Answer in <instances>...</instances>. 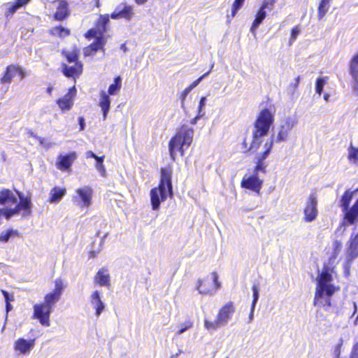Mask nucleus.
I'll return each mask as SVG.
<instances>
[{
    "label": "nucleus",
    "instance_id": "23",
    "mask_svg": "<svg viewBox=\"0 0 358 358\" xmlns=\"http://www.w3.org/2000/svg\"><path fill=\"white\" fill-rule=\"evenodd\" d=\"M17 204V198L13 192L7 188H3L0 191V205Z\"/></svg>",
    "mask_w": 358,
    "mask_h": 358
},
{
    "label": "nucleus",
    "instance_id": "37",
    "mask_svg": "<svg viewBox=\"0 0 358 358\" xmlns=\"http://www.w3.org/2000/svg\"><path fill=\"white\" fill-rule=\"evenodd\" d=\"M348 158L350 162L357 164L358 163V148L351 146L350 148V152H349Z\"/></svg>",
    "mask_w": 358,
    "mask_h": 358
},
{
    "label": "nucleus",
    "instance_id": "59",
    "mask_svg": "<svg viewBox=\"0 0 358 358\" xmlns=\"http://www.w3.org/2000/svg\"><path fill=\"white\" fill-rule=\"evenodd\" d=\"M357 311V304L356 303H354V314L356 313Z\"/></svg>",
    "mask_w": 358,
    "mask_h": 358
},
{
    "label": "nucleus",
    "instance_id": "9",
    "mask_svg": "<svg viewBox=\"0 0 358 358\" xmlns=\"http://www.w3.org/2000/svg\"><path fill=\"white\" fill-rule=\"evenodd\" d=\"M122 87V78L120 76H117L114 78V81L110 84L108 89V94L101 91L100 92V99L99 106L103 112V120H106L107 115L110 108V99L109 95L117 94Z\"/></svg>",
    "mask_w": 358,
    "mask_h": 358
},
{
    "label": "nucleus",
    "instance_id": "54",
    "mask_svg": "<svg viewBox=\"0 0 358 358\" xmlns=\"http://www.w3.org/2000/svg\"><path fill=\"white\" fill-rule=\"evenodd\" d=\"M6 312H9L11 309H12V306L10 304V303L8 302V303H6Z\"/></svg>",
    "mask_w": 358,
    "mask_h": 358
},
{
    "label": "nucleus",
    "instance_id": "14",
    "mask_svg": "<svg viewBox=\"0 0 358 358\" xmlns=\"http://www.w3.org/2000/svg\"><path fill=\"white\" fill-rule=\"evenodd\" d=\"M51 310L52 308L43 302L36 303L34 306L33 317L38 320L43 326L49 327L50 324V316Z\"/></svg>",
    "mask_w": 358,
    "mask_h": 358
},
{
    "label": "nucleus",
    "instance_id": "36",
    "mask_svg": "<svg viewBox=\"0 0 358 358\" xmlns=\"http://www.w3.org/2000/svg\"><path fill=\"white\" fill-rule=\"evenodd\" d=\"M252 290L253 292V300L251 305V315H252L254 308L255 307L256 303L259 299V288L257 285H253L252 287Z\"/></svg>",
    "mask_w": 358,
    "mask_h": 358
},
{
    "label": "nucleus",
    "instance_id": "32",
    "mask_svg": "<svg viewBox=\"0 0 358 358\" xmlns=\"http://www.w3.org/2000/svg\"><path fill=\"white\" fill-rule=\"evenodd\" d=\"M92 299L95 301L94 308L96 310V316H99L104 309L103 303L101 301L98 291H94L92 294Z\"/></svg>",
    "mask_w": 358,
    "mask_h": 358
},
{
    "label": "nucleus",
    "instance_id": "40",
    "mask_svg": "<svg viewBox=\"0 0 358 358\" xmlns=\"http://www.w3.org/2000/svg\"><path fill=\"white\" fill-rule=\"evenodd\" d=\"M300 33V29L298 26H296L293 27L291 30V37H290V42H292L296 40L297 36H299Z\"/></svg>",
    "mask_w": 358,
    "mask_h": 358
},
{
    "label": "nucleus",
    "instance_id": "35",
    "mask_svg": "<svg viewBox=\"0 0 358 358\" xmlns=\"http://www.w3.org/2000/svg\"><path fill=\"white\" fill-rule=\"evenodd\" d=\"M19 233L17 231L13 229H8L6 232H3L0 234V242L7 243L12 236H18Z\"/></svg>",
    "mask_w": 358,
    "mask_h": 358
},
{
    "label": "nucleus",
    "instance_id": "20",
    "mask_svg": "<svg viewBox=\"0 0 358 358\" xmlns=\"http://www.w3.org/2000/svg\"><path fill=\"white\" fill-rule=\"evenodd\" d=\"M295 125V121L290 117L285 120L283 123L280 126L278 133L275 141L280 143L287 140L289 133Z\"/></svg>",
    "mask_w": 358,
    "mask_h": 358
},
{
    "label": "nucleus",
    "instance_id": "49",
    "mask_svg": "<svg viewBox=\"0 0 358 358\" xmlns=\"http://www.w3.org/2000/svg\"><path fill=\"white\" fill-rule=\"evenodd\" d=\"M350 275V266L346 265L344 268V276L345 277H349Z\"/></svg>",
    "mask_w": 358,
    "mask_h": 358
},
{
    "label": "nucleus",
    "instance_id": "53",
    "mask_svg": "<svg viewBox=\"0 0 358 358\" xmlns=\"http://www.w3.org/2000/svg\"><path fill=\"white\" fill-rule=\"evenodd\" d=\"M135 3L137 5H143L148 0H134Z\"/></svg>",
    "mask_w": 358,
    "mask_h": 358
},
{
    "label": "nucleus",
    "instance_id": "3",
    "mask_svg": "<svg viewBox=\"0 0 358 358\" xmlns=\"http://www.w3.org/2000/svg\"><path fill=\"white\" fill-rule=\"evenodd\" d=\"M172 174L173 170L171 165L160 169L159 184L157 187L152 188L150 192V203L153 210H158L161 203L168 197L173 198Z\"/></svg>",
    "mask_w": 358,
    "mask_h": 358
},
{
    "label": "nucleus",
    "instance_id": "6",
    "mask_svg": "<svg viewBox=\"0 0 358 358\" xmlns=\"http://www.w3.org/2000/svg\"><path fill=\"white\" fill-rule=\"evenodd\" d=\"M61 54L68 63H73L71 66L65 63L62 64L63 75L66 78H71L73 80L80 78L83 72V64L79 59L80 50L77 47H74L71 51L62 50Z\"/></svg>",
    "mask_w": 358,
    "mask_h": 358
},
{
    "label": "nucleus",
    "instance_id": "10",
    "mask_svg": "<svg viewBox=\"0 0 358 358\" xmlns=\"http://www.w3.org/2000/svg\"><path fill=\"white\" fill-rule=\"evenodd\" d=\"M218 278L217 273L213 271L210 275L199 279L196 284V289L199 293L203 295L215 294L221 287Z\"/></svg>",
    "mask_w": 358,
    "mask_h": 358
},
{
    "label": "nucleus",
    "instance_id": "60",
    "mask_svg": "<svg viewBox=\"0 0 358 358\" xmlns=\"http://www.w3.org/2000/svg\"><path fill=\"white\" fill-rule=\"evenodd\" d=\"M122 49H124V51L126 50V48L124 47V45H122Z\"/></svg>",
    "mask_w": 358,
    "mask_h": 358
},
{
    "label": "nucleus",
    "instance_id": "31",
    "mask_svg": "<svg viewBox=\"0 0 358 358\" xmlns=\"http://www.w3.org/2000/svg\"><path fill=\"white\" fill-rule=\"evenodd\" d=\"M332 0H321L318 5V19L322 20L328 12Z\"/></svg>",
    "mask_w": 358,
    "mask_h": 358
},
{
    "label": "nucleus",
    "instance_id": "55",
    "mask_svg": "<svg viewBox=\"0 0 358 358\" xmlns=\"http://www.w3.org/2000/svg\"><path fill=\"white\" fill-rule=\"evenodd\" d=\"M95 3V6L97 8L101 7V0H94Z\"/></svg>",
    "mask_w": 358,
    "mask_h": 358
},
{
    "label": "nucleus",
    "instance_id": "30",
    "mask_svg": "<svg viewBox=\"0 0 358 358\" xmlns=\"http://www.w3.org/2000/svg\"><path fill=\"white\" fill-rule=\"evenodd\" d=\"M349 241V255L353 259L358 255V233L355 236L352 235Z\"/></svg>",
    "mask_w": 358,
    "mask_h": 358
},
{
    "label": "nucleus",
    "instance_id": "48",
    "mask_svg": "<svg viewBox=\"0 0 358 358\" xmlns=\"http://www.w3.org/2000/svg\"><path fill=\"white\" fill-rule=\"evenodd\" d=\"M96 168L97 170L103 175L105 176L106 173V169L103 164H99V166H96Z\"/></svg>",
    "mask_w": 358,
    "mask_h": 358
},
{
    "label": "nucleus",
    "instance_id": "45",
    "mask_svg": "<svg viewBox=\"0 0 358 358\" xmlns=\"http://www.w3.org/2000/svg\"><path fill=\"white\" fill-rule=\"evenodd\" d=\"M208 73H206L201 76L200 78H199L197 80H194L189 86L187 87L189 88L190 90H192L194 87H195L200 82L201 80L208 74Z\"/></svg>",
    "mask_w": 358,
    "mask_h": 358
},
{
    "label": "nucleus",
    "instance_id": "5",
    "mask_svg": "<svg viewBox=\"0 0 358 358\" xmlns=\"http://www.w3.org/2000/svg\"><path fill=\"white\" fill-rule=\"evenodd\" d=\"M194 129L186 124L181 125L169 142V151L173 161L176 159V154L181 157L185 155L186 150L190 147L194 137Z\"/></svg>",
    "mask_w": 358,
    "mask_h": 358
},
{
    "label": "nucleus",
    "instance_id": "15",
    "mask_svg": "<svg viewBox=\"0 0 358 358\" xmlns=\"http://www.w3.org/2000/svg\"><path fill=\"white\" fill-rule=\"evenodd\" d=\"M95 40L83 49L85 57H90L95 55L98 51H105V45L107 43V39L105 36L94 37Z\"/></svg>",
    "mask_w": 358,
    "mask_h": 358
},
{
    "label": "nucleus",
    "instance_id": "57",
    "mask_svg": "<svg viewBox=\"0 0 358 358\" xmlns=\"http://www.w3.org/2000/svg\"><path fill=\"white\" fill-rule=\"evenodd\" d=\"M52 87H48L47 88V92L49 94H52Z\"/></svg>",
    "mask_w": 358,
    "mask_h": 358
},
{
    "label": "nucleus",
    "instance_id": "11",
    "mask_svg": "<svg viewBox=\"0 0 358 358\" xmlns=\"http://www.w3.org/2000/svg\"><path fill=\"white\" fill-rule=\"evenodd\" d=\"M110 15L100 14L94 22V27L88 29L84 34L85 38L90 40L94 37L104 36L108 31V26L110 23Z\"/></svg>",
    "mask_w": 358,
    "mask_h": 358
},
{
    "label": "nucleus",
    "instance_id": "63",
    "mask_svg": "<svg viewBox=\"0 0 358 358\" xmlns=\"http://www.w3.org/2000/svg\"><path fill=\"white\" fill-rule=\"evenodd\" d=\"M357 191H358V189H357Z\"/></svg>",
    "mask_w": 358,
    "mask_h": 358
},
{
    "label": "nucleus",
    "instance_id": "39",
    "mask_svg": "<svg viewBox=\"0 0 358 358\" xmlns=\"http://www.w3.org/2000/svg\"><path fill=\"white\" fill-rule=\"evenodd\" d=\"M193 324L191 320H187L180 325V328L177 331V335H180L184 333L185 331L189 329L192 327Z\"/></svg>",
    "mask_w": 358,
    "mask_h": 358
},
{
    "label": "nucleus",
    "instance_id": "17",
    "mask_svg": "<svg viewBox=\"0 0 358 358\" xmlns=\"http://www.w3.org/2000/svg\"><path fill=\"white\" fill-rule=\"evenodd\" d=\"M134 8L131 5L127 3H122L116 10L110 13V17L113 20H119L123 18L129 21L134 17Z\"/></svg>",
    "mask_w": 358,
    "mask_h": 358
},
{
    "label": "nucleus",
    "instance_id": "12",
    "mask_svg": "<svg viewBox=\"0 0 358 358\" xmlns=\"http://www.w3.org/2000/svg\"><path fill=\"white\" fill-rule=\"evenodd\" d=\"M55 287L53 290L44 296V303L50 308L59 301L62 294L66 287V285L62 278H56L54 281Z\"/></svg>",
    "mask_w": 358,
    "mask_h": 358
},
{
    "label": "nucleus",
    "instance_id": "62",
    "mask_svg": "<svg viewBox=\"0 0 358 358\" xmlns=\"http://www.w3.org/2000/svg\"><path fill=\"white\" fill-rule=\"evenodd\" d=\"M226 358H229V357H226Z\"/></svg>",
    "mask_w": 358,
    "mask_h": 358
},
{
    "label": "nucleus",
    "instance_id": "22",
    "mask_svg": "<svg viewBox=\"0 0 358 358\" xmlns=\"http://www.w3.org/2000/svg\"><path fill=\"white\" fill-rule=\"evenodd\" d=\"M76 192L82 201V206L89 207L91 205L93 195V189L91 187L85 186L84 187L78 188Z\"/></svg>",
    "mask_w": 358,
    "mask_h": 358
},
{
    "label": "nucleus",
    "instance_id": "28",
    "mask_svg": "<svg viewBox=\"0 0 358 358\" xmlns=\"http://www.w3.org/2000/svg\"><path fill=\"white\" fill-rule=\"evenodd\" d=\"M30 0H15L5 12L6 17L12 16L19 8L27 5Z\"/></svg>",
    "mask_w": 358,
    "mask_h": 358
},
{
    "label": "nucleus",
    "instance_id": "16",
    "mask_svg": "<svg viewBox=\"0 0 358 358\" xmlns=\"http://www.w3.org/2000/svg\"><path fill=\"white\" fill-rule=\"evenodd\" d=\"M56 11L52 15V19L57 22L66 20L71 15L69 3L66 0H57Z\"/></svg>",
    "mask_w": 358,
    "mask_h": 358
},
{
    "label": "nucleus",
    "instance_id": "18",
    "mask_svg": "<svg viewBox=\"0 0 358 358\" xmlns=\"http://www.w3.org/2000/svg\"><path fill=\"white\" fill-rule=\"evenodd\" d=\"M35 343L36 341L34 338L27 340L24 338H20L15 341L13 349L21 355H28L34 348Z\"/></svg>",
    "mask_w": 358,
    "mask_h": 358
},
{
    "label": "nucleus",
    "instance_id": "52",
    "mask_svg": "<svg viewBox=\"0 0 358 358\" xmlns=\"http://www.w3.org/2000/svg\"><path fill=\"white\" fill-rule=\"evenodd\" d=\"M205 102H206V97H202V98L200 99V101H199V110H201V108L204 106Z\"/></svg>",
    "mask_w": 358,
    "mask_h": 358
},
{
    "label": "nucleus",
    "instance_id": "25",
    "mask_svg": "<svg viewBox=\"0 0 358 358\" xmlns=\"http://www.w3.org/2000/svg\"><path fill=\"white\" fill-rule=\"evenodd\" d=\"M94 282L100 286H110V275L108 270L104 268H100L94 278Z\"/></svg>",
    "mask_w": 358,
    "mask_h": 358
},
{
    "label": "nucleus",
    "instance_id": "41",
    "mask_svg": "<svg viewBox=\"0 0 358 358\" xmlns=\"http://www.w3.org/2000/svg\"><path fill=\"white\" fill-rule=\"evenodd\" d=\"M15 73L19 76L20 79H23L26 76V73L24 69L17 64H15Z\"/></svg>",
    "mask_w": 358,
    "mask_h": 358
},
{
    "label": "nucleus",
    "instance_id": "42",
    "mask_svg": "<svg viewBox=\"0 0 358 358\" xmlns=\"http://www.w3.org/2000/svg\"><path fill=\"white\" fill-rule=\"evenodd\" d=\"M191 90H189V88L188 87H186L181 93H180V102H181V106L183 107L184 106V103H185V100L186 99V96L189 93Z\"/></svg>",
    "mask_w": 358,
    "mask_h": 358
},
{
    "label": "nucleus",
    "instance_id": "26",
    "mask_svg": "<svg viewBox=\"0 0 358 358\" xmlns=\"http://www.w3.org/2000/svg\"><path fill=\"white\" fill-rule=\"evenodd\" d=\"M273 3V1H265L262 3L256 13L255 18L252 25V29L257 27L263 22L266 15L265 9L268 7V5H272Z\"/></svg>",
    "mask_w": 358,
    "mask_h": 358
},
{
    "label": "nucleus",
    "instance_id": "13",
    "mask_svg": "<svg viewBox=\"0 0 358 358\" xmlns=\"http://www.w3.org/2000/svg\"><path fill=\"white\" fill-rule=\"evenodd\" d=\"M317 206V196L315 193H311L308 198L303 209V220L306 222H311L316 219L318 215Z\"/></svg>",
    "mask_w": 358,
    "mask_h": 358
},
{
    "label": "nucleus",
    "instance_id": "4",
    "mask_svg": "<svg viewBox=\"0 0 358 358\" xmlns=\"http://www.w3.org/2000/svg\"><path fill=\"white\" fill-rule=\"evenodd\" d=\"M273 145V139L272 138L264 143V147L265 150L257 157L252 175L242 179L241 182V187L242 188L251 190L257 194H260L263 185V180L259 179L258 173H266L267 164L264 161L270 154Z\"/></svg>",
    "mask_w": 358,
    "mask_h": 358
},
{
    "label": "nucleus",
    "instance_id": "51",
    "mask_svg": "<svg viewBox=\"0 0 358 358\" xmlns=\"http://www.w3.org/2000/svg\"><path fill=\"white\" fill-rule=\"evenodd\" d=\"M105 156H98L96 159H95L96 161V166H99V164H103Z\"/></svg>",
    "mask_w": 358,
    "mask_h": 358
},
{
    "label": "nucleus",
    "instance_id": "21",
    "mask_svg": "<svg viewBox=\"0 0 358 358\" xmlns=\"http://www.w3.org/2000/svg\"><path fill=\"white\" fill-rule=\"evenodd\" d=\"M77 158L75 152H70L66 155H59L58 161L56 162V166L62 171H70V168Z\"/></svg>",
    "mask_w": 358,
    "mask_h": 358
},
{
    "label": "nucleus",
    "instance_id": "43",
    "mask_svg": "<svg viewBox=\"0 0 358 358\" xmlns=\"http://www.w3.org/2000/svg\"><path fill=\"white\" fill-rule=\"evenodd\" d=\"M1 293L4 296L6 303L13 301L14 300V296L13 294H9L7 291L2 289Z\"/></svg>",
    "mask_w": 358,
    "mask_h": 358
},
{
    "label": "nucleus",
    "instance_id": "34",
    "mask_svg": "<svg viewBox=\"0 0 358 358\" xmlns=\"http://www.w3.org/2000/svg\"><path fill=\"white\" fill-rule=\"evenodd\" d=\"M245 0H234L231 6V14L227 15L228 19L230 20L234 17L238 10L243 6Z\"/></svg>",
    "mask_w": 358,
    "mask_h": 358
},
{
    "label": "nucleus",
    "instance_id": "61",
    "mask_svg": "<svg viewBox=\"0 0 358 358\" xmlns=\"http://www.w3.org/2000/svg\"><path fill=\"white\" fill-rule=\"evenodd\" d=\"M30 135H31V136L35 137V136L33 134V133H32V132H31V133H30Z\"/></svg>",
    "mask_w": 358,
    "mask_h": 358
},
{
    "label": "nucleus",
    "instance_id": "50",
    "mask_svg": "<svg viewBox=\"0 0 358 358\" xmlns=\"http://www.w3.org/2000/svg\"><path fill=\"white\" fill-rule=\"evenodd\" d=\"M98 156L96 155H95L92 151L91 150H88L87 152H86V157L87 158H93L94 159H96Z\"/></svg>",
    "mask_w": 358,
    "mask_h": 358
},
{
    "label": "nucleus",
    "instance_id": "47",
    "mask_svg": "<svg viewBox=\"0 0 358 358\" xmlns=\"http://www.w3.org/2000/svg\"><path fill=\"white\" fill-rule=\"evenodd\" d=\"M78 123L80 125L79 131H81L85 129V118L83 116L78 117Z\"/></svg>",
    "mask_w": 358,
    "mask_h": 358
},
{
    "label": "nucleus",
    "instance_id": "38",
    "mask_svg": "<svg viewBox=\"0 0 358 358\" xmlns=\"http://www.w3.org/2000/svg\"><path fill=\"white\" fill-rule=\"evenodd\" d=\"M326 82L327 80L322 77H320L317 79L315 85V91L319 95H321Z\"/></svg>",
    "mask_w": 358,
    "mask_h": 358
},
{
    "label": "nucleus",
    "instance_id": "46",
    "mask_svg": "<svg viewBox=\"0 0 358 358\" xmlns=\"http://www.w3.org/2000/svg\"><path fill=\"white\" fill-rule=\"evenodd\" d=\"M301 77L299 76L295 78V81L294 83H291L289 85V87L293 90L295 91L300 83Z\"/></svg>",
    "mask_w": 358,
    "mask_h": 358
},
{
    "label": "nucleus",
    "instance_id": "19",
    "mask_svg": "<svg viewBox=\"0 0 358 358\" xmlns=\"http://www.w3.org/2000/svg\"><path fill=\"white\" fill-rule=\"evenodd\" d=\"M76 92V87L73 86L69 89V92L65 96L57 100V103L62 112L68 111L71 109L73 106V99Z\"/></svg>",
    "mask_w": 358,
    "mask_h": 358
},
{
    "label": "nucleus",
    "instance_id": "29",
    "mask_svg": "<svg viewBox=\"0 0 358 358\" xmlns=\"http://www.w3.org/2000/svg\"><path fill=\"white\" fill-rule=\"evenodd\" d=\"M14 76H15V64L8 65L6 68L2 76L1 77L0 81L3 84H4V83L9 84L12 82Z\"/></svg>",
    "mask_w": 358,
    "mask_h": 358
},
{
    "label": "nucleus",
    "instance_id": "1",
    "mask_svg": "<svg viewBox=\"0 0 358 358\" xmlns=\"http://www.w3.org/2000/svg\"><path fill=\"white\" fill-rule=\"evenodd\" d=\"M337 264L336 255H331L317 272L313 305L324 310L332 306V296L341 289L333 283L338 275Z\"/></svg>",
    "mask_w": 358,
    "mask_h": 358
},
{
    "label": "nucleus",
    "instance_id": "2",
    "mask_svg": "<svg viewBox=\"0 0 358 358\" xmlns=\"http://www.w3.org/2000/svg\"><path fill=\"white\" fill-rule=\"evenodd\" d=\"M274 122V115L268 108H264L259 113L255 122L252 131V139L250 146L248 145L247 138L245 137L241 143L243 153L252 150H257L262 143L261 138L266 136L271 127Z\"/></svg>",
    "mask_w": 358,
    "mask_h": 358
},
{
    "label": "nucleus",
    "instance_id": "58",
    "mask_svg": "<svg viewBox=\"0 0 358 358\" xmlns=\"http://www.w3.org/2000/svg\"><path fill=\"white\" fill-rule=\"evenodd\" d=\"M329 97V95L328 94H325L324 95V100H326V101H328Z\"/></svg>",
    "mask_w": 358,
    "mask_h": 358
},
{
    "label": "nucleus",
    "instance_id": "27",
    "mask_svg": "<svg viewBox=\"0 0 358 358\" xmlns=\"http://www.w3.org/2000/svg\"><path fill=\"white\" fill-rule=\"evenodd\" d=\"M66 190L64 187H54L50 192L49 202L57 203L63 198L66 194Z\"/></svg>",
    "mask_w": 358,
    "mask_h": 358
},
{
    "label": "nucleus",
    "instance_id": "7",
    "mask_svg": "<svg viewBox=\"0 0 358 358\" xmlns=\"http://www.w3.org/2000/svg\"><path fill=\"white\" fill-rule=\"evenodd\" d=\"M353 196V192L346 190L342 195L341 199V208L344 213L343 217V225H353L358 222V199L351 207L350 203Z\"/></svg>",
    "mask_w": 358,
    "mask_h": 358
},
{
    "label": "nucleus",
    "instance_id": "24",
    "mask_svg": "<svg viewBox=\"0 0 358 358\" xmlns=\"http://www.w3.org/2000/svg\"><path fill=\"white\" fill-rule=\"evenodd\" d=\"M48 33L52 37H58L62 39L70 36L71 31L70 29L59 24L50 28L48 30Z\"/></svg>",
    "mask_w": 358,
    "mask_h": 358
},
{
    "label": "nucleus",
    "instance_id": "44",
    "mask_svg": "<svg viewBox=\"0 0 358 358\" xmlns=\"http://www.w3.org/2000/svg\"><path fill=\"white\" fill-rule=\"evenodd\" d=\"M349 66L358 67V52L351 58L349 62Z\"/></svg>",
    "mask_w": 358,
    "mask_h": 358
},
{
    "label": "nucleus",
    "instance_id": "56",
    "mask_svg": "<svg viewBox=\"0 0 358 358\" xmlns=\"http://www.w3.org/2000/svg\"><path fill=\"white\" fill-rule=\"evenodd\" d=\"M198 118H199V116H198V115H197V116H196L194 118H193L192 120H191L190 123H191L192 124H195Z\"/></svg>",
    "mask_w": 358,
    "mask_h": 358
},
{
    "label": "nucleus",
    "instance_id": "8",
    "mask_svg": "<svg viewBox=\"0 0 358 358\" xmlns=\"http://www.w3.org/2000/svg\"><path fill=\"white\" fill-rule=\"evenodd\" d=\"M236 307L233 301H229L223 305L219 310L215 319L213 321L204 320V327L210 331L217 330L218 328L225 326L231 319L235 313Z\"/></svg>",
    "mask_w": 358,
    "mask_h": 358
},
{
    "label": "nucleus",
    "instance_id": "33",
    "mask_svg": "<svg viewBox=\"0 0 358 358\" xmlns=\"http://www.w3.org/2000/svg\"><path fill=\"white\" fill-rule=\"evenodd\" d=\"M349 72L352 78L353 91L358 95V67L349 66Z\"/></svg>",
    "mask_w": 358,
    "mask_h": 358
}]
</instances>
